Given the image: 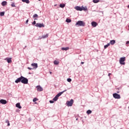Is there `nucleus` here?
Instances as JSON below:
<instances>
[{"mask_svg":"<svg viewBox=\"0 0 129 129\" xmlns=\"http://www.w3.org/2000/svg\"><path fill=\"white\" fill-rule=\"evenodd\" d=\"M82 11H87V8H84L83 6L82 7Z\"/></svg>","mask_w":129,"mask_h":129,"instance_id":"30","label":"nucleus"},{"mask_svg":"<svg viewBox=\"0 0 129 129\" xmlns=\"http://www.w3.org/2000/svg\"><path fill=\"white\" fill-rule=\"evenodd\" d=\"M92 113V111H91V110H88L87 111V114H90Z\"/></svg>","mask_w":129,"mask_h":129,"instance_id":"25","label":"nucleus"},{"mask_svg":"<svg viewBox=\"0 0 129 129\" xmlns=\"http://www.w3.org/2000/svg\"><path fill=\"white\" fill-rule=\"evenodd\" d=\"M11 7H12V8H16V5H15V3H12L11 4Z\"/></svg>","mask_w":129,"mask_h":129,"instance_id":"31","label":"nucleus"},{"mask_svg":"<svg viewBox=\"0 0 129 129\" xmlns=\"http://www.w3.org/2000/svg\"><path fill=\"white\" fill-rule=\"evenodd\" d=\"M6 123H8V124H7L8 126H10V121H9L8 120H7L6 121Z\"/></svg>","mask_w":129,"mask_h":129,"instance_id":"29","label":"nucleus"},{"mask_svg":"<svg viewBox=\"0 0 129 129\" xmlns=\"http://www.w3.org/2000/svg\"><path fill=\"white\" fill-rule=\"evenodd\" d=\"M49 102L50 103H54V100H50Z\"/></svg>","mask_w":129,"mask_h":129,"instance_id":"35","label":"nucleus"},{"mask_svg":"<svg viewBox=\"0 0 129 129\" xmlns=\"http://www.w3.org/2000/svg\"><path fill=\"white\" fill-rule=\"evenodd\" d=\"M31 66L33 67V69H37V68H38V63H32Z\"/></svg>","mask_w":129,"mask_h":129,"instance_id":"9","label":"nucleus"},{"mask_svg":"<svg viewBox=\"0 0 129 129\" xmlns=\"http://www.w3.org/2000/svg\"><path fill=\"white\" fill-rule=\"evenodd\" d=\"M75 26H78V27H85V23L80 20L77 22Z\"/></svg>","mask_w":129,"mask_h":129,"instance_id":"2","label":"nucleus"},{"mask_svg":"<svg viewBox=\"0 0 129 129\" xmlns=\"http://www.w3.org/2000/svg\"><path fill=\"white\" fill-rule=\"evenodd\" d=\"M58 97L56 95L53 99V101H57L58 100Z\"/></svg>","mask_w":129,"mask_h":129,"instance_id":"22","label":"nucleus"},{"mask_svg":"<svg viewBox=\"0 0 129 129\" xmlns=\"http://www.w3.org/2000/svg\"><path fill=\"white\" fill-rule=\"evenodd\" d=\"M38 1H41V0H38Z\"/></svg>","mask_w":129,"mask_h":129,"instance_id":"46","label":"nucleus"},{"mask_svg":"<svg viewBox=\"0 0 129 129\" xmlns=\"http://www.w3.org/2000/svg\"><path fill=\"white\" fill-rule=\"evenodd\" d=\"M0 16L1 17H4L5 16V12H2L0 13Z\"/></svg>","mask_w":129,"mask_h":129,"instance_id":"27","label":"nucleus"},{"mask_svg":"<svg viewBox=\"0 0 129 129\" xmlns=\"http://www.w3.org/2000/svg\"><path fill=\"white\" fill-rule=\"evenodd\" d=\"M66 91H67V90H64V91L58 93L56 95V96H57L58 97H59V96H61V95H62V94H63L64 93V92H66Z\"/></svg>","mask_w":129,"mask_h":129,"instance_id":"10","label":"nucleus"},{"mask_svg":"<svg viewBox=\"0 0 129 129\" xmlns=\"http://www.w3.org/2000/svg\"><path fill=\"white\" fill-rule=\"evenodd\" d=\"M99 0H93V3H94V4H97V3H99Z\"/></svg>","mask_w":129,"mask_h":129,"instance_id":"24","label":"nucleus"},{"mask_svg":"<svg viewBox=\"0 0 129 129\" xmlns=\"http://www.w3.org/2000/svg\"><path fill=\"white\" fill-rule=\"evenodd\" d=\"M110 45V43H107L106 45H104V49H106L107 47H109Z\"/></svg>","mask_w":129,"mask_h":129,"instance_id":"23","label":"nucleus"},{"mask_svg":"<svg viewBox=\"0 0 129 129\" xmlns=\"http://www.w3.org/2000/svg\"><path fill=\"white\" fill-rule=\"evenodd\" d=\"M68 82H71L72 81V80L71 78L67 79Z\"/></svg>","mask_w":129,"mask_h":129,"instance_id":"32","label":"nucleus"},{"mask_svg":"<svg viewBox=\"0 0 129 129\" xmlns=\"http://www.w3.org/2000/svg\"><path fill=\"white\" fill-rule=\"evenodd\" d=\"M16 107H18V108H19V109L22 108V106H21V104H20V103H17L16 104Z\"/></svg>","mask_w":129,"mask_h":129,"instance_id":"14","label":"nucleus"},{"mask_svg":"<svg viewBox=\"0 0 129 129\" xmlns=\"http://www.w3.org/2000/svg\"><path fill=\"white\" fill-rule=\"evenodd\" d=\"M27 69H29V70H33V69H34L28 67V68H27Z\"/></svg>","mask_w":129,"mask_h":129,"instance_id":"34","label":"nucleus"},{"mask_svg":"<svg viewBox=\"0 0 129 129\" xmlns=\"http://www.w3.org/2000/svg\"><path fill=\"white\" fill-rule=\"evenodd\" d=\"M50 74H52V72H50Z\"/></svg>","mask_w":129,"mask_h":129,"instance_id":"43","label":"nucleus"},{"mask_svg":"<svg viewBox=\"0 0 129 129\" xmlns=\"http://www.w3.org/2000/svg\"><path fill=\"white\" fill-rule=\"evenodd\" d=\"M33 102H35V101H37V98H34L33 99Z\"/></svg>","mask_w":129,"mask_h":129,"instance_id":"33","label":"nucleus"},{"mask_svg":"<svg viewBox=\"0 0 129 129\" xmlns=\"http://www.w3.org/2000/svg\"><path fill=\"white\" fill-rule=\"evenodd\" d=\"M29 74H31V73H29Z\"/></svg>","mask_w":129,"mask_h":129,"instance_id":"44","label":"nucleus"},{"mask_svg":"<svg viewBox=\"0 0 129 129\" xmlns=\"http://www.w3.org/2000/svg\"><path fill=\"white\" fill-rule=\"evenodd\" d=\"M75 10H76L77 11H80V12L82 11V8H81V7L79 6H76L75 8Z\"/></svg>","mask_w":129,"mask_h":129,"instance_id":"11","label":"nucleus"},{"mask_svg":"<svg viewBox=\"0 0 129 129\" xmlns=\"http://www.w3.org/2000/svg\"><path fill=\"white\" fill-rule=\"evenodd\" d=\"M69 47L61 48V50H62V51H68V50H69Z\"/></svg>","mask_w":129,"mask_h":129,"instance_id":"16","label":"nucleus"},{"mask_svg":"<svg viewBox=\"0 0 129 129\" xmlns=\"http://www.w3.org/2000/svg\"><path fill=\"white\" fill-rule=\"evenodd\" d=\"M124 61H125V57H121L119 59L120 64H121V65H124V64H125Z\"/></svg>","mask_w":129,"mask_h":129,"instance_id":"3","label":"nucleus"},{"mask_svg":"<svg viewBox=\"0 0 129 129\" xmlns=\"http://www.w3.org/2000/svg\"><path fill=\"white\" fill-rule=\"evenodd\" d=\"M76 120H78V118H76Z\"/></svg>","mask_w":129,"mask_h":129,"instance_id":"42","label":"nucleus"},{"mask_svg":"<svg viewBox=\"0 0 129 129\" xmlns=\"http://www.w3.org/2000/svg\"><path fill=\"white\" fill-rule=\"evenodd\" d=\"M60 8H65V4H60L59 5Z\"/></svg>","mask_w":129,"mask_h":129,"instance_id":"26","label":"nucleus"},{"mask_svg":"<svg viewBox=\"0 0 129 129\" xmlns=\"http://www.w3.org/2000/svg\"><path fill=\"white\" fill-rule=\"evenodd\" d=\"M23 3H26V4H30V1L29 0H22Z\"/></svg>","mask_w":129,"mask_h":129,"instance_id":"20","label":"nucleus"},{"mask_svg":"<svg viewBox=\"0 0 129 129\" xmlns=\"http://www.w3.org/2000/svg\"><path fill=\"white\" fill-rule=\"evenodd\" d=\"M33 19H34V20H37V19L36 18H39V16L37 15V14H35L33 16Z\"/></svg>","mask_w":129,"mask_h":129,"instance_id":"17","label":"nucleus"},{"mask_svg":"<svg viewBox=\"0 0 129 129\" xmlns=\"http://www.w3.org/2000/svg\"><path fill=\"white\" fill-rule=\"evenodd\" d=\"M36 88H37V90L38 92L43 91V88H42V87H41V86H40V85L37 86L36 87Z\"/></svg>","mask_w":129,"mask_h":129,"instance_id":"7","label":"nucleus"},{"mask_svg":"<svg viewBox=\"0 0 129 129\" xmlns=\"http://www.w3.org/2000/svg\"><path fill=\"white\" fill-rule=\"evenodd\" d=\"M53 64H54V65H58V64H59V61H57L56 60H55L53 61Z\"/></svg>","mask_w":129,"mask_h":129,"instance_id":"21","label":"nucleus"},{"mask_svg":"<svg viewBox=\"0 0 129 129\" xmlns=\"http://www.w3.org/2000/svg\"><path fill=\"white\" fill-rule=\"evenodd\" d=\"M126 45H129V41L126 42Z\"/></svg>","mask_w":129,"mask_h":129,"instance_id":"38","label":"nucleus"},{"mask_svg":"<svg viewBox=\"0 0 129 129\" xmlns=\"http://www.w3.org/2000/svg\"><path fill=\"white\" fill-rule=\"evenodd\" d=\"M110 75H111V73H109L108 75V76L109 77L110 76Z\"/></svg>","mask_w":129,"mask_h":129,"instance_id":"39","label":"nucleus"},{"mask_svg":"<svg viewBox=\"0 0 129 129\" xmlns=\"http://www.w3.org/2000/svg\"><path fill=\"white\" fill-rule=\"evenodd\" d=\"M28 23H29V20L27 19L26 21V24H28Z\"/></svg>","mask_w":129,"mask_h":129,"instance_id":"37","label":"nucleus"},{"mask_svg":"<svg viewBox=\"0 0 129 129\" xmlns=\"http://www.w3.org/2000/svg\"><path fill=\"white\" fill-rule=\"evenodd\" d=\"M73 99H71L70 101H67V104L68 106H72L73 105Z\"/></svg>","mask_w":129,"mask_h":129,"instance_id":"5","label":"nucleus"},{"mask_svg":"<svg viewBox=\"0 0 129 129\" xmlns=\"http://www.w3.org/2000/svg\"><path fill=\"white\" fill-rule=\"evenodd\" d=\"M4 60L7 61L8 63H12V57H6Z\"/></svg>","mask_w":129,"mask_h":129,"instance_id":"8","label":"nucleus"},{"mask_svg":"<svg viewBox=\"0 0 129 129\" xmlns=\"http://www.w3.org/2000/svg\"><path fill=\"white\" fill-rule=\"evenodd\" d=\"M66 22H67V23H71V19H67Z\"/></svg>","mask_w":129,"mask_h":129,"instance_id":"28","label":"nucleus"},{"mask_svg":"<svg viewBox=\"0 0 129 129\" xmlns=\"http://www.w3.org/2000/svg\"><path fill=\"white\" fill-rule=\"evenodd\" d=\"M19 82H21V83H23V84H28L29 80H28L27 78H25L23 76H21L15 81V83H19Z\"/></svg>","mask_w":129,"mask_h":129,"instance_id":"1","label":"nucleus"},{"mask_svg":"<svg viewBox=\"0 0 129 129\" xmlns=\"http://www.w3.org/2000/svg\"><path fill=\"white\" fill-rule=\"evenodd\" d=\"M48 36H49V34H46L45 35H42V38L41 39H46V38H48Z\"/></svg>","mask_w":129,"mask_h":129,"instance_id":"15","label":"nucleus"},{"mask_svg":"<svg viewBox=\"0 0 129 129\" xmlns=\"http://www.w3.org/2000/svg\"><path fill=\"white\" fill-rule=\"evenodd\" d=\"M35 27H37V28H44L45 27V25H44V24L42 23H37L35 25Z\"/></svg>","mask_w":129,"mask_h":129,"instance_id":"6","label":"nucleus"},{"mask_svg":"<svg viewBox=\"0 0 129 129\" xmlns=\"http://www.w3.org/2000/svg\"><path fill=\"white\" fill-rule=\"evenodd\" d=\"M26 47H27V46H25V48H26Z\"/></svg>","mask_w":129,"mask_h":129,"instance_id":"45","label":"nucleus"},{"mask_svg":"<svg viewBox=\"0 0 129 129\" xmlns=\"http://www.w3.org/2000/svg\"><path fill=\"white\" fill-rule=\"evenodd\" d=\"M91 25H92V27H93L94 28H95V27H96V26H97V23H96V22L93 21L91 23Z\"/></svg>","mask_w":129,"mask_h":129,"instance_id":"13","label":"nucleus"},{"mask_svg":"<svg viewBox=\"0 0 129 129\" xmlns=\"http://www.w3.org/2000/svg\"><path fill=\"white\" fill-rule=\"evenodd\" d=\"M110 45H114L115 44V41L114 40H110Z\"/></svg>","mask_w":129,"mask_h":129,"instance_id":"18","label":"nucleus"},{"mask_svg":"<svg viewBox=\"0 0 129 129\" xmlns=\"http://www.w3.org/2000/svg\"><path fill=\"white\" fill-rule=\"evenodd\" d=\"M81 64H84V62L82 61V62H81Z\"/></svg>","mask_w":129,"mask_h":129,"instance_id":"40","label":"nucleus"},{"mask_svg":"<svg viewBox=\"0 0 129 129\" xmlns=\"http://www.w3.org/2000/svg\"><path fill=\"white\" fill-rule=\"evenodd\" d=\"M113 97L115 99H120V95L115 93L113 94Z\"/></svg>","mask_w":129,"mask_h":129,"instance_id":"4","label":"nucleus"},{"mask_svg":"<svg viewBox=\"0 0 129 129\" xmlns=\"http://www.w3.org/2000/svg\"><path fill=\"white\" fill-rule=\"evenodd\" d=\"M127 8L129 9V5L127 6Z\"/></svg>","mask_w":129,"mask_h":129,"instance_id":"41","label":"nucleus"},{"mask_svg":"<svg viewBox=\"0 0 129 129\" xmlns=\"http://www.w3.org/2000/svg\"><path fill=\"white\" fill-rule=\"evenodd\" d=\"M0 103H2V104H7V100L5 99H1L0 100Z\"/></svg>","mask_w":129,"mask_h":129,"instance_id":"12","label":"nucleus"},{"mask_svg":"<svg viewBox=\"0 0 129 129\" xmlns=\"http://www.w3.org/2000/svg\"><path fill=\"white\" fill-rule=\"evenodd\" d=\"M7 1H3V2L2 3L1 5H2V6H3V7H5V6H7Z\"/></svg>","mask_w":129,"mask_h":129,"instance_id":"19","label":"nucleus"},{"mask_svg":"<svg viewBox=\"0 0 129 129\" xmlns=\"http://www.w3.org/2000/svg\"><path fill=\"white\" fill-rule=\"evenodd\" d=\"M32 25H36V21H34V22H32Z\"/></svg>","mask_w":129,"mask_h":129,"instance_id":"36","label":"nucleus"}]
</instances>
